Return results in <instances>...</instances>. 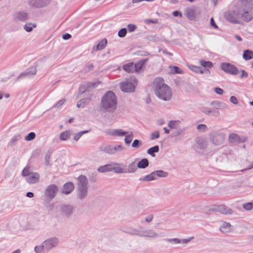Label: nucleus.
<instances>
[{"label": "nucleus", "instance_id": "1", "mask_svg": "<svg viewBox=\"0 0 253 253\" xmlns=\"http://www.w3.org/2000/svg\"><path fill=\"white\" fill-rule=\"evenodd\" d=\"M153 84L155 94L158 98L165 101H169L171 99L172 97L171 89L164 83L162 78L155 79Z\"/></svg>", "mask_w": 253, "mask_h": 253}, {"label": "nucleus", "instance_id": "2", "mask_svg": "<svg viewBox=\"0 0 253 253\" xmlns=\"http://www.w3.org/2000/svg\"><path fill=\"white\" fill-rule=\"evenodd\" d=\"M117 107L116 94L112 91L106 92L101 98L99 105L100 110L104 113H114Z\"/></svg>", "mask_w": 253, "mask_h": 253}, {"label": "nucleus", "instance_id": "3", "mask_svg": "<svg viewBox=\"0 0 253 253\" xmlns=\"http://www.w3.org/2000/svg\"><path fill=\"white\" fill-rule=\"evenodd\" d=\"M253 7V1L252 0H240L236 4V8L244 14L245 21L246 22H249L253 18L251 13Z\"/></svg>", "mask_w": 253, "mask_h": 253}, {"label": "nucleus", "instance_id": "4", "mask_svg": "<svg viewBox=\"0 0 253 253\" xmlns=\"http://www.w3.org/2000/svg\"><path fill=\"white\" fill-rule=\"evenodd\" d=\"M78 197L80 199H83L87 195L88 180L84 175H80L77 179Z\"/></svg>", "mask_w": 253, "mask_h": 253}, {"label": "nucleus", "instance_id": "5", "mask_svg": "<svg viewBox=\"0 0 253 253\" xmlns=\"http://www.w3.org/2000/svg\"><path fill=\"white\" fill-rule=\"evenodd\" d=\"M21 175L26 177V181L30 184L38 182L40 177L39 173L32 171L29 166L26 167L23 169Z\"/></svg>", "mask_w": 253, "mask_h": 253}, {"label": "nucleus", "instance_id": "6", "mask_svg": "<svg viewBox=\"0 0 253 253\" xmlns=\"http://www.w3.org/2000/svg\"><path fill=\"white\" fill-rule=\"evenodd\" d=\"M225 17L227 21L233 23H239L241 20L245 21L244 14L237 8L233 11L226 12Z\"/></svg>", "mask_w": 253, "mask_h": 253}, {"label": "nucleus", "instance_id": "7", "mask_svg": "<svg viewBox=\"0 0 253 253\" xmlns=\"http://www.w3.org/2000/svg\"><path fill=\"white\" fill-rule=\"evenodd\" d=\"M137 84V80L136 78L134 76L131 77L121 84V90L126 92H134Z\"/></svg>", "mask_w": 253, "mask_h": 253}, {"label": "nucleus", "instance_id": "8", "mask_svg": "<svg viewBox=\"0 0 253 253\" xmlns=\"http://www.w3.org/2000/svg\"><path fill=\"white\" fill-rule=\"evenodd\" d=\"M59 243V239L55 237L49 238L43 242L45 251L49 252L52 249L56 248Z\"/></svg>", "mask_w": 253, "mask_h": 253}, {"label": "nucleus", "instance_id": "9", "mask_svg": "<svg viewBox=\"0 0 253 253\" xmlns=\"http://www.w3.org/2000/svg\"><path fill=\"white\" fill-rule=\"evenodd\" d=\"M209 136L211 141L215 145L217 146L221 144L224 140L223 135L216 132H212L210 133Z\"/></svg>", "mask_w": 253, "mask_h": 253}, {"label": "nucleus", "instance_id": "10", "mask_svg": "<svg viewBox=\"0 0 253 253\" xmlns=\"http://www.w3.org/2000/svg\"><path fill=\"white\" fill-rule=\"evenodd\" d=\"M207 146V140L205 138H199L196 140V143L194 146V148L197 152L202 153Z\"/></svg>", "mask_w": 253, "mask_h": 253}, {"label": "nucleus", "instance_id": "11", "mask_svg": "<svg viewBox=\"0 0 253 253\" xmlns=\"http://www.w3.org/2000/svg\"><path fill=\"white\" fill-rule=\"evenodd\" d=\"M58 191V188L56 185L50 184L46 187L45 190V196L48 199L51 200L56 196Z\"/></svg>", "mask_w": 253, "mask_h": 253}, {"label": "nucleus", "instance_id": "12", "mask_svg": "<svg viewBox=\"0 0 253 253\" xmlns=\"http://www.w3.org/2000/svg\"><path fill=\"white\" fill-rule=\"evenodd\" d=\"M221 69L225 73L231 75H237L238 73V68L233 65L229 63H222L220 65Z\"/></svg>", "mask_w": 253, "mask_h": 253}, {"label": "nucleus", "instance_id": "13", "mask_svg": "<svg viewBox=\"0 0 253 253\" xmlns=\"http://www.w3.org/2000/svg\"><path fill=\"white\" fill-rule=\"evenodd\" d=\"M100 81L96 82H86L82 84L79 88V92L83 93L86 91H89L93 88L96 87L98 84H100Z\"/></svg>", "mask_w": 253, "mask_h": 253}, {"label": "nucleus", "instance_id": "14", "mask_svg": "<svg viewBox=\"0 0 253 253\" xmlns=\"http://www.w3.org/2000/svg\"><path fill=\"white\" fill-rule=\"evenodd\" d=\"M158 236V234L151 229H143L140 228L139 237L149 238H155Z\"/></svg>", "mask_w": 253, "mask_h": 253}, {"label": "nucleus", "instance_id": "15", "mask_svg": "<svg viewBox=\"0 0 253 253\" xmlns=\"http://www.w3.org/2000/svg\"><path fill=\"white\" fill-rule=\"evenodd\" d=\"M29 5L35 8H42L48 3V0H28Z\"/></svg>", "mask_w": 253, "mask_h": 253}, {"label": "nucleus", "instance_id": "16", "mask_svg": "<svg viewBox=\"0 0 253 253\" xmlns=\"http://www.w3.org/2000/svg\"><path fill=\"white\" fill-rule=\"evenodd\" d=\"M37 73V69L35 67H32L26 70L25 72L22 73L16 79V81H18L19 79L24 78L31 77V76L36 75Z\"/></svg>", "mask_w": 253, "mask_h": 253}, {"label": "nucleus", "instance_id": "17", "mask_svg": "<svg viewBox=\"0 0 253 253\" xmlns=\"http://www.w3.org/2000/svg\"><path fill=\"white\" fill-rule=\"evenodd\" d=\"M247 138L246 137H240L235 133H231L229 136V141L232 143H243L246 142Z\"/></svg>", "mask_w": 253, "mask_h": 253}, {"label": "nucleus", "instance_id": "18", "mask_svg": "<svg viewBox=\"0 0 253 253\" xmlns=\"http://www.w3.org/2000/svg\"><path fill=\"white\" fill-rule=\"evenodd\" d=\"M193 237H191L190 238H188L187 239H180L179 238H172V239H166V241L167 242L170 243L172 244H186L188 243L192 239H193Z\"/></svg>", "mask_w": 253, "mask_h": 253}, {"label": "nucleus", "instance_id": "19", "mask_svg": "<svg viewBox=\"0 0 253 253\" xmlns=\"http://www.w3.org/2000/svg\"><path fill=\"white\" fill-rule=\"evenodd\" d=\"M106 133L111 136H124L129 132L122 129H110L106 131Z\"/></svg>", "mask_w": 253, "mask_h": 253}, {"label": "nucleus", "instance_id": "20", "mask_svg": "<svg viewBox=\"0 0 253 253\" xmlns=\"http://www.w3.org/2000/svg\"><path fill=\"white\" fill-rule=\"evenodd\" d=\"M219 230L222 233L226 234L232 231V226L229 223L222 221L220 222Z\"/></svg>", "mask_w": 253, "mask_h": 253}, {"label": "nucleus", "instance_id": "21", "mask_svg": "<svg viewBox=\"0 0 253 253\" xmlns=\"http://www.w3.org/2000/svg\"><path fill=\"white\" fill-rule=\"evenodd\" d=\"M14 20L16 21H25L29 19L28 13L24 11H19L16 12L14 16Z\"/></svg>", "mask_w": 253, "mask_h": 253}, {"label": "nucleus", "instance_id": "22", "mask_svg": "<svg viewBox=\"0 0 253 253\" xmlns=\"http://www.w3.org/2000/svg\"><path fill=\"white\" fill-rule=\"evenodd\" d=\"M214 211H218L222 214H231L232 211L230 209L227 208L224 205L215 206L212 209Z\"/></svg>", "mask_w": 253, "mask_h": 253}, {"label": "nucleus", "instance_id": "23", "mask_svg": "<svg viewBox=\"0 0 253 253\" xmlns=\"http://www.w3.org/2000/svg\"><path fill=\"white\" fill-rule=\"evenodd\" d=\"M140 231V228L139 229L136 228L132 226H127L124 228L123 232L131 235H136L139 237Z\"/></svg>", "mask_w": 253, "mask_h": 253}, {"label": "nucleus", "instance_id": "24", "mask_svg": "<svg viewBox=\"0 0 253 253\" xmlns=\"http://www.w3.org/2000/svg\"><path fill=\"white\" fill-rule=\"evenodd\" d=\"M211 105L216 109L224 110L228 109V105L225 103L218 100L212 101Z\"/></svg>", "mask_w": 253, "mask_h": 253}, {"label": "nucleus", "instance_id": "25", "mask_svg": "<svg viewBox=\"0 0 253 253\" xmlns=\"http://www.w3.org/2000/svg\"><path fill=\"white\" fill-rule=\"evenodd\" d=\"M73 211V207L69 205H62L61 207V212L66 216H70Z\"/></svg>", "mask_w": 253, "mask_h": 253}, {"label": "nucleus", "instance_id": "26", "mask_svg": "<svg viewBox=\"0 0 253 253\" xmlns=\"http://www.w3.org/2000/svg\"><path fill=\"white\" fill-rule=\"evenodd\" d=\"M74 189V185L72 182L65 183L63 187L62 193L65 194H69L71 193Z\"/></svg>", "mask_w": 253, "mask_h": 253}, {"label": "nucleus", "instance_id": "27", "mask_svg": "<svg viewBox=\"0 0 253 253\" xmlns=\"http://www.w3.org/2000/svg\"><path fill=\"white\" fill-rule=\"evenodd\" d=\"M99 150L109 155H113V145H102L99 147Z\"/></svg>", "mask_w": 253, "mask_h": 253}, {"label": "nucleus", "instance_id": "28", "mask_svg": "<svg viewBox=\"0 0 253 253\" xmlns=\"http://www.w3.org/2000/svg\"><path fill=\"white\" fill-rule=\"evenodd\" d=\"M148 58L142 59L135 64H134V68H135V72H138L140 71L142 69L144 65L148 61Z\"/></svg>", "mask_w": 253, "mask_h": 253}, {"label": "nucleus", "instance_id": "29", "mask_svg": "<svg viewBox=\"0 0 253 253\" xmlns=\"http://www.w3.org/2000/svg\"><path fill=\"white\" fill-rule=\"evenodd\" d=\"M185 15L187 18L190 20H193L195 19V10L192 8H188L185 9Z\"/></svg>", "mask_w": 253, "mask_h": 253}, {"label": "nucleus", "instance_id": "30", "mask_svg": "<svg viewBox=\"0 0 253 253\" xmlns=\"http://www.w3.org/2000/svg\"><path fill=\"white\" fill-rule=\"evenodd\" d=\"M137 169V166L134 162L130 163L127 169H125V173H134Z\"/></svg>", "mask_w": 253, "mask_h": 253}, {"label": "nucleus", "instance_id": "31", "mask_svg": "<svg viewBox=\"0 0 253 253\" xmlns=\"http://www.w3.org/2000/svg\"><path fill=\"white\" fill-rule=\"evenodd\" d=\"M120 164L114 163L112 164V171L117 173H124L125 172V169L120 167Z\"/></svg>", "mask_w": 253, "mask_h": 253}, {"label": "nucleus", "instance_id": "32", "mask_svg": "<svg viewBox=\"0 0 253 253\" xmlns=\"http://www.w3.org/2000/svg\"><path fill=\"white\" fill-rule=\"evenodd\" d=\"M123 69L128 73L135 72L134 64L132 62L124 65Z\"/></svg>", "mask_w": 253, "mask_h": 253}, {"label": "nucleus", "instance_id": "33", "mask_svg": "<svg viewBox=\"0 0 253 253\" xmlns=\"http://www.w3.org/2000/svg\"><path fill=\"white\" fill-rule=\"evenodd\" d=\"M155 179H156V177H155V173H154V171H153L149 174H148L143 177L139 178V180L141 181L148 182V181H152V180H154Z\"/></svg>", "mask_w": 253, "mask_h": 253}, {"label": "nucleus", "instance_id": "34", "mask_svg": "<svg viewBox=\"0 0 253 253\" xmlns=\"http://www.w3.org/2000/svg\"><path fill=\"white\" fill-rule=\"evenodd\" d=\"M107 40L106 39H102L96 46L95 47H93V49H95L96 50H101L104 49L107 45Z\"/></svg>", "mask_w": 253, "mask_h": 253}, {"label": "nucleus", "instance_id": "35", "mask_svg": "<svg viewBox=\"0 0 253 253\" xmlns=\"http://www.w3.org/2000/svg\"><path fill=\"white\" fill-rule=\"evenodd\" d=\"M112 164H108L103 166H100L98 168L97 170L99 172H105L112 171Z\"/></svg>", "mask_w": 253, "mask_h": 253}, {"label": "nucleus", "instance_id": "36", "mask_svg": "<svg viewBox=\"0 0 253 253\" xmlns=\"http://www.w3.org/2000/svg\"><path fill=\"white\" fill-rule=\"evenodd\" d=\"M243 57L245 60H249L253 58V51L247 49L244 51Z\"/></svg>", "mask_w": 253, "mask_h": 253}, {"label": "nucleus", "instance_id": "37", "mask_svg": "<svg viewBox=\"0 0 253 253\" xmlns=\"http://www.w3.org/2000/svg\"><path fill=\"white\" fill-rule=\"evenodd\" d=\"M90 100V98H84L79 100L77 104V106L78 108H84L85 106L88 104Z\"/></svg>", "mask_w": 253, "mask_h": 253}, {"label": "nucleus", "instance_id": "38", "mask_svg": "<svg viewBox=\"0 0 253 253\" xmlns=\"http://www.w3.org/2000/svg\"><path fill=\"white\" fill-rule=\"evenodd\" d=\"M149 165V161L148 160L144 158L142 159L141 161H140L137 165V168L139 169H145L147 168Z\"/></svg>", "mask_w": 253, "mask_h": 253}, {"label": "nucleus", "instance_id": "39", "mask_svg": "<svg viewBox=\"0 0 253 253\" xmlns=\"http://www.w3.org/2000/svg\"><path fill=\"white\" fill-rule=\"evenodd\" d=\"M159 151V147L158 145H155L147 150V153L152 157H155V153H158Z\"/></svg>", "mask_w": 253, "mask_h": 253}, {"label": "nucleus", "instance_id": "40", "mask_svg": "<svg viewBox=\"0 0 253 253\" xmlns=\"http://www.w3.org/2000/svg\"><path fill=\"white\" fill-rule=\"evenodd\" d=\"M155 173L156 179H157V177H165L168 176V173L167 172L164 171L162 170H158L154 171Z\"/></svg>", "mask_w": 253, "mask_h": 253}, {"label": "nucleus", "instance_id": "41", "mask_svg": "<svg viewBox=\"0 0 253 253\" xmlns=\"http://www.w3.org/2000/svg\"><path fill=\"white\" fill-rule=\"evenodd\" d=\"M180 122L178 120L170 121L168 124V126L170 129H176L179 126Z\"/></svg>", "mask_w": 253, "mask_h": 253}, {"label": "nucleus", "instance_id": "42", "mask_svg": "<svg viewBox=\"0 0 253 253\" xmlns=\"http://www.w3.org/2000/svg\"><path fill=\"white\" fill-rule=\"evenodd\" d=\"M189 68L193 71V72L197 73L203 74L204 71H203L200 67L196 66L193 65H188Z\"/></svg>", "mask_w": 253, "mask_h": 253}, {"label": "nucleus", "instance_id": "43", "mask_svg": "<svg viewBox=\"0 0 253 253\" xmlns=\"http://www.w3.org/2000/svg\"><path fill=\"white\" fill-rule=\"evenodd\" d=\"M34 251L36 253H44L45 251V247H44L43 244L39 246H36L34 248Z\"/></svg>", "mask_w": 253, "mask_h": 253}, {"label": "nucleus", "instance_id": "44", "mask_svg": "<svg viewBox=\"0 0 253 253\" xmlns=\"http://www.w3.org/2000/svg\"><path fill=\"white\" fill-rule=\"evenodd\" d=\"M113 155L118 152H122L125 150V148L121 145H113Z\"/></svg>", "mask_w": 253, "mask_h": 253}, {"label": "nucleus", "instance_id": "45", "mask_svg": "<svg viewBox=\"0 0 253 253\" xmlns=\"http://www.w3.org/2000/svg\"><path fill=\"white\" fill-rule=\"evenodd\" d=\"M36 27V24L32 23H27L24 26V30L28 32H30L33 30V28Z\"/></svg>", "mask_w": 253, "mask_h": 253}, {"label": "nucleus", "instance_id": "46", "mask_svg": "<svg viewBox=\"0 0 253 253\" xmlns=\"http://www.w3.org/2000/svg\"><path fill=\"white\" fill-rule=\"evenodd\" d=\"M200 64L204 67L211 68L213 66L212 62L209 61H205L204 60H201L200 61Z\"/></svg>", "mask_w": 253, "mask_h": 253}, {"label": "nucleus", "instance_id": "47", "mask_svg": "<svg viewBox=\"0 0 253 253\" xmlns=\"http://www.w3.org/2000/svg\"><path fill=\"white\" fill-rule=\"evenodd\" d=\"M70 133V131H66L62 132L60 135V139L63 141L66 140L69 137Z\"/></svg>", "mask_w": 253, "mask_h": 253}, {"label": "nucleus", "instance_id": "48", "mask_svg": "<svg viewBox=\"0 0 253 253\" xmlns=\"http://www.w3.org/2000/svg\"><path fill=\"white\" fill-rule=\"evenodd\" d=\"M126 136L125 138V142L126 144H129L131 143L133 138V133L131 132L129 134H127L125 135Z\"/></svg>", "mask_w": 253, "mask_h": 253}, {"label": "nucleus", "instance_id": "49", "mask_svg": "<svg viewBox=\"0 0 253 253\" xmlns=\"http://www.w3.org/2000/svg\"><path fill=\"white\" fill-rule=\"evenodd\" d=\"M197 129L200 132H205L208 130V126L205 124H200L197 126Z\"/></svg>", "mask_w": 253, "mask_h": 253}, {"label": "nucleus", "instance_id": "50", "mask_svg": "<svg viewBox=\"0 0 253 253\" xmlns=\"http://www.w3.org/2000/svg\"><path fill=\"white\" fill-rule=\"evenodd\" d=\"M171 68L170 72L172 74H182V70L177 66H169Z\"/></svg>", "mask_w": 253, "mask_h": 253}, {"label": "nucleus", "instance_id": "51", "mask_svg": "<svg viewBox=\"0 0 253 253\" xmlns=\"http://www.w3.org/2000/svg\"><path fill=\"white\" fill-rule=\"evenodd\" d=\"M88 132H89V130H84L75 134L73 138L74 140L75 141H78L84 134Z\"/></svg>", "mask_w": 253, "mask_h": 253}, {"label": "nucleus", "instance_id": "52", "mask_svg": "<svg viewBox=\"0 0 253 253\" xmlns=\"http://www.w3.org/2000/svg\"><path fill=\"white\" fill-rule=\"evenodd\" d=\"M35 137L36 134L34 132H31L25 137V139L26 141H31L33 140Z\"/></svg>", "mask_w": 253, "mask_h": 253}, {"label": "nucleus", "instance_id": "53", "mask_svg": "<svg viewBox=\"0 0 253 253\" xmlns=\"http://www.w3.org/2000/svg\"><path fill=\"white\" fill-rule=\"evenodd\" d=\"M127 33V30L126 28H124L121 29L118 32V35L120 38H123L126 36Z\"/></svg>", "mask_w": 253, "mask_h": 253}, {"label": "nucleus", "instance_id": "54", "mask_svg": "<svg viewBox=\"0 0 253 253\" xmlns=\"http://www.w3.org/2000/svg\"><path fill=\"white\" fill-rule=\"evenodd\" d=\"M160 133L159 131H155L153 132L150 135L151 140H155L159 138Z\"/></svg>", "mask_w": 253, "mask_h": 253}, {"label": "nucleus", "instance_id": "55", "mask_svg": "<svg viewBox=\"0 0 253 253\" xmlns=\"http://www.w3.org/2000/svg\"><path fill=\"white\" fill-rule=\"evenodd\" d=\"M20 139H21V136L20 135H15L11 138V140L10 141L9 144L11 145H12Z\"/></svg>", "mask_w": 253, "mask_h": 253}, {"label": "nucleus", "instance_id": "56", "mask_svg": "<svg viewBox=\"0 0 253 253\" xmlns=\"http://www.w3.org/2000/svg\"><path fill=\"white\" fill-rule=\"evenodd\" d=\"M141 145L142 143L140 140L138 139H135L132 143V147L133 148H136Z\"/></svg>", "mask_w": 253, "mask_h": 253}, {"label": "nucleus", "instance_id": "57", "mask_svg": "<svg viewBox=\"0 0 253 253\" xmlns=\"http://www.w3.org/2000/svg\"><path fill=\"white\" fill-rule=\"evenodd\" d=\"M127 29L129 32H132L136 29V26L132 24H129L127 25Z\"/></svg>", "mask_w": 253, "mask_h": 253}, {"label": "nucleus", "instance_id": "58", "mask_svg": "<svg viewBox=\"0 0 253 253\" xmlns=\"http://www.w3.org/2000/svg\"><path fill=\"white\" fill-rule=\"evenodd\" d=\"M66 101L65 99H62L59 101L57 103L54 105V108H59L61 107Z\"/></svg>", "mask_w": 253, "mask_h": 253}, {"label": "nucleus", "instance_id": "59", "mask_svg": "<svg viewBox=\"0 0 253 253\" xmlns=\"http://www.w3.org/2000/svg\"><path fill=\"white\" fill-rule=\"evenodd\" d=\"M230 101L235 105H237L239 103L237 98L234 96H232L230 97Z\"/></svg>", "mask_w": 253, "mask_h": 253}, {"label": "nucleus", "instance_id": "60", "mask_svg": "<svg viewBox=\"0 0 253 253\" xmlns=\"http://www.w3.org/2000/svg\"><path fill=\"white\" fill-rule=\"evenodd\" d=\"M213 90L216 94H219V95H221L223 93V90L222 89H221V88H219L218 87H214L213 88Z\"/></svg>", "mask_w": 253, "mask_h": 253}, {"label": "nucleus", "instance_id": "61", "mask_svg": "<svg viewBox=\"0 0 253 253\" xmlns=\"http://www.w3.org/2000/svg\"><path fill=\"white\" fill-rule=\"evenodd\" d=\"M243 208L246 210H250L253 208V205L251 203H246L243 205Z\"/></svg>", "mask_w": 253, "mask_h": 253}, {"label": "nucleus", "instance_id": "62", "mask_svg": "<svg viewBox=\"0 0 253 253\" xmlns=\"http://www.w3.org/2000/svg\"><path fill=\"white\" fill-rule=\"evenodd\" d=\"M153 219V215L149 214L145 218V221L147 223L151 222Z\"/></svg>", "mask_w": 253, "mask_h": 253}, {"label": "nucleus", "instance_id": "63", "mask_svg": "<svg viewBox=\"0 0 253 253\" xmlns=\"http://www.w3.org/2000/svg\"><path fill=\"white\" fill-rule=\"evenodd\" d=\"M202 112L207 115H209L211 113L212 110L210 108H204L202 110Z\"/></svg>", "mask_w": 253, "mask_h": 253}, {"label": "nucleus", "instance_id": "64", "mask_svg": "<svg viewBox=\"0 0 253 253\" xmlns=\"http://www.w3.org/2000/svg\"><path fill=\"white\" fill-rule=\"evenodd\" d=\"M94 68V65L92 63L89 64L86 68L85 71L86 72H89L91 71Z\"/></svg>", "mask_w": 253, "mask_h": 253}]
</instances>
